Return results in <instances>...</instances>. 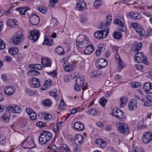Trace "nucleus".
Returning a JSON list of instances; mask_svg holds the SVG:
<instances>
[{"instance_id":"obj_42","label":"nucleus","mask_w":152,"mask_h":152,"mask_svg":"<svg viewBox=\"0 0 152 152\" xmlns=\"http://www.w3.org/2000/svg\"><path fill=\"white\" fill-rule=\"evenodd\" d=\"M107 100L104 97L100 99L99 103L102 107L105 106V103L107 102Z\"/></svg>"},{"instance_id":"obj_10","label":"nucleus","mask_w":152,"mask_h":152,"mask_svg":"<svg viewBox=\"0 0 152 152\" xmlns=\"http://www.w3.org/2000/svg\"><path fill=\"white\" fill-rule=\"evenodd\" d=\"M142 141L145 144L147 143L152 140V133L150 132L145 133L143 135Z\"/></svg>"},{"instance_id":"obj_26","label":"nucleus","mask_w":152,"mask_h":152,"mask_svg":"<svg viewBox=\"0 0 152 152\" xmlns=\"http://www.w3.org/2000/svg\"><path fill=\"white\" fill-rule=\"evenodd\" d=\"M85 83L84 78L83 76H80L78 77L76 80L75 83L79 85L80 86L83 85Z\"/></svg>"},{"instance_id":"obj_31","label":"nucleus","mask_w":152,"mask_h":152,"mask_svg":"<svg viewBox=\"0 0 152 152\" xmlns=\"http://www.w3.org/2000/svg\"><path fill=\"white\" fill-rule=\"evenodd\" d=\"M28 67L30 69H34L39 70L42 69V67L39 64H31L28 65Z\"/></svg>"},{"instance_id":"obj_53","label":"nucleus","mask_w":152,"mask_h":152,"mask_svg":"<svg viewBox=\"0 0 152 152\" xmlns=\"http://www.w3.org/2000/svg\"><path fill=\"white\" fill-rule=\"evenodd\" d=\"M6 47L5 42L2 39H0V49L4 50Z\"/></svg>"},{"instance_id":"obj_63","label":"nucleus","mask_w":152,"mask_h":152,"mask_svg":"<svg viewBox=\"0 0 152 152\" xmlns=\"http://www.w3.org/2000/svg\"><path fill=\"white\" fill-rule=\"evenodd\" d=\"M79 109V108L78 107L75 108L74 109H73L71 112L68 114V116H70L72 114H73L75 113Z\"/></svg>"},{"instance_id":"obj_18","label":"nucleus","mask_w":152,"mask_h":152,"mask_svg":"<svg viewBox=\"0 0 152 152\" xmlns=\"http://www.w3.org/2000/svg\"><path fill=\"white\" fill-rule=\"evenodd\" d=\"M15 88L13 86H8L6 87L4 89V92L8 96H11L13 94L14 90Z\"/></svg>"},{"instance_id":"obj_33","label":"nucleus","mask_w":152,"mask_h":152,"mask_svg":"<svg viewBox=\"0 0 152 152\" xmlns=\"http://www.w3.org/2000/svg\"><path fill=\"white\" fill-rule=\"evenodd\" d=\"M18 51V48L15 47H12L10 48L9 49V53L11 55H15L17 53Z\"/></svg>"},{"instance_id":"obj_52","label":"nucleus","mask_w":152,"mask_h":152,"mask_svg":"<svg viewBox=\"0 0 152 152\" xmlns=\"http://www.w3.org/2000/svg\"><path fill=\"white\" fill-rule=\"evenodd\" d=\"M45 85L46 86V87H49L51 86L52 84L51 80L50 79H48L45 81Z\"/></svg>"},{"instance_id":"obj_13","label":"nucleus","mask_w":152,"mask_h":152,"mask_svg":"<svg viewBox=\"0 0 152 152\" xmlns=\"http://www.w3.org/2000/svg\"><path fill=\"white\" fill-rule=\"evenodd\" d=\"M76 8L79 11L84 10L86 8V3L83 0L78 1L77 2Z\"/></svg>"},{"instance_id":"obj_27","label":"nucleus","mask_w":152,"mask_h":152,"mask_svg":"<svg viewBox=\"0 0 152 152\" xmlns=\"http://www.w3.org/2000/svg\"><path fill=\"white\" fill-rule=\"evenodd\" d=\"M31 81L34 86L36 88L39 87L40 86V80L39 79L36 78L35 77H33L31 79Z\"/></svg>"},{"instance_id":"obj_28","label":"nucleus","mask_w":152,"mask_h":152,"mask_svg":"<svg viewBox=\"0 0 152 152\" xmlns=\"http://www.w3.org/2000/svg\"><path fill=\"white\" fill-rule=\"evenodd\" d=\"M60 149L64 152H71L70 148L66 144H63L61 145Z\"/></svg>"},{"instance_id":"obj_38","label":"nucleus","mask_w":152,"mask_h":152,"mask_svg":"<svg viewBox=\"0 0 152 152\" xmlns=\"http://www.w3.org/2000/svg\"><path fill=\"white\" fill-rule=\"evenodd\" d=\"M12 23L13 24L15 25H18V22L17 20L15 19H11L8 20L7 23V25L8 26H12V24H10V23Z\"/></svg>"},{"instance_id":"obj_6","label":"nucleus","mask_w":152,"mask_h":152,"mask_svg":"<svg viewBox=\"0 0 152 152\" xmlns=\"http://www.w3.org/2000/svg\"><path fill=\"white\" fill-rule=\"evenodd\" d=\"M39 36V30H34L31 31L30 35L28 36V38L31 40L34 41V42H35L38 39Z\"/></svg>"},{"instance_id":"obj_51","label":"nucleus","mask_w":152,"mask_h":152,"mask_svg":"<svg viewBox=\"0 0 152 152\" xmlns=\"http://www.w3.org/2000/svg\"><path fill=\"white\" fill-rule=\"evenodd\" d=\"M151 83L150 82H147L143 86V89L145 92L149 89V88H150V86H151Z\"/></svg>"},{"instance_id":"obj_1","label":"nucleus","mask_w":152,"mask_h":152,"mask_svg":"<svg viewBox=\"0 0 152 152\" xmlns=\"http://www.w3.org/2000/svg\"><path fill=\"white\" fill-rule=\"evenodd\" d=\"M52 138V135L50 132L47 130L43 131L39 137V143L41 145H45Z\"/></svg>"},{"instance_id":"obj_3","label":"nucleus","mask_w":152,"mask_h":152,"mask_svg":"<svg viewBox=\"0 0 152 152\" xmlns=\"http://www.w3.org/2000/svg\"><path fill=\"white\" fill-rule=\"evenodd\" d=\"M109 31V29L107 28L105 30L97 31L94 33V36L96 39H103L106 37L108 34Z\"/></svg>"},{"instance_id":"obj_9","label":"nucleus","mask_w":152,"mask_h":152,"mask_svg":"<svg viewBox=\"0 0 152 152\" xmlns=\"http://www.w3.org/2000/svg\"><path fill=\"white\" fill-rule=\"evenodd\" d=\"M6 111L8 113L12 112L16 113H20L22 111V109L18 105H13V106L7 107Z\"/></svg>"},{"instance_id":"obj_40","label":"nucleus","mask_w":152,"mask_h":152,"mask_svg":"<svg viewBox=\"0 0 152 152\" xmlns=\"http://www.w3.org/2000/svg\"><path fill=\"white\" fill-rule=\"evenodd\" d=\"M42 104L45 106L50 107L52 104V102L49 99H47L43 100L42 101Z\"/></svg>"},{"instance_id":"obj_44","label":"nucleus","mask_w":152,"mask_h":152,"mask_svg":"<svg viewBox=\"0 0 152 152\" xmlns=\"http://www.w3.org/2000/svg\"><path fill=\"white\" fill-rule=\"evenodd\" d=\"M102 2L100 0H96L94 3V6L97 8H99L101 5Z\"/></svg>"},{"instance_id":"obj_11","label":"nucleus","mask_w":152,"mask_h":152,"mask_svg":"<svg viewBox=\"0 0 152 152\" xmlns=\"http://www.w3.org/2000/svg\"><path fill=\"white\" fill-rule=\"evenodd\" d=\"M29 21L32 25H36L39 23L40 18L37 15L33 14L31 15L30 17Z\"/></svg>"},{"instance_id":"obj_14","label":"nucleus","mask_w":152,"mask_h":152,"mask_svg":"<svg viewBox=\"0 0 152 152\" xmlns=\"http://www.w3.org/2000/svg\"><path fill=\"white\" fill-rule=\"evenodd\" d=\"M84 141V137L80 134H77L75 136L74 142L77 145L82 144Z\"/></svg>"},{"instance_id":"obj_24","label":"nucleus","mask_w":152,"mask_h":152,"mask_svg":"<svg viewBox=\"0 0 152 152\" xmlns=\"http://www.w3.org/2000/svg\"><path fill=\"white\" fill-rule=\"evenodd\" d=\"M147 56L144 55L142 56V57H140L136 62L138 63H142L146 65H147L149 64V62L147 60Z\"/></svg>"},{"instance_id":"obj_20","label":"nucleus","mask_w":152,"mask_h":152,"mask_svg":"<svg viewBox=\"0 0 152 152\" xmlns=\"http://www.w3.org/2000/svg\"><path fill=\"white\" fill-rule=\"evenodd\" d=\"M74 127L77 130L79 131H82L84 128V125L79 121H77L74 124Z\"/></svg>"},{"instance_id":"obj_50","label":"nucleus","mask_w":152,"mask_h":152,"mask_svg":"<svg viewBox=\"0 0 152 152\" xmlns=\"http://www.w3.org/2000/svg\"><path fill=\"white\" fill-rule=\"evenodd\" d=\"M8 112L7 113H5L2 115V118L4 119V120L9 121L10 118V114Z\"/></svg>"},{"instance_id":"obj_16","label":"nucleus","mask_w":152,"mask_h":152,"mask_svg":"<svg viewBox=\"0 0 152 152\" xmlns=\"http://www.w3.org/2000/svg\"><path fill=\"white\" fill-rule=\"evenodd\" d=\"M128 18H131L133 20H137L140 19L141 17V15L138 12L134 13L133 12H131L128 13L127 15Z\"/></svg>"},{"instance_id":"obj_61","label":"nucleus","mask_w":152,"mask_h":152,"mask_svg":"<svg viewBox=\"0 0 152 152\" xmlns=\"http://www.w3.org/2000/svg\"><path fill=\"white\" fill-rule=\"evenodd\" d=\"M36 125L40 128L43 127L45 126L46 124L43 123L41 121H39L36 123Z\"/></svg>"},{"instance_id":"obj_62","label":"nucleus","mask_w":152,"mask_h":152,"mask_svg":"<svg viewBox=\"0 0 152 152\" xmlns=\"http://www.w3.org/2000/svg\"><path fill=\"white\" fill-rule=\"evenodd\" d=\"M99 146L102 148H105L107 146V143L105 141L102 140L99 145Z\"/></svg>"},{"instance_id":"obj_5","label":"nucleus","mask_w":152,"mask_h":152,"mask_svg":"<svg viewBox=\"0 0 152 152\" xmlns=\"http://www.w3.org/2000/svg\"><path fill=\"white\" fill-rule=\"evenodd\" d=\"M107 64L108 62L107 60L103 58L98 59L95 63L96 67L98 69L104 68Z\"/></svg>"},{"instance_id":"obj_4","label":"nucleus","mask_w":152,"mask_h":152,"mask_svg":"<svg viewBox=\"0 0 152 152\" xmlns=\"http://www.w3.org/2000/svg\"><path fill=\"white\" fill-rule=\"evenodd\" d=\"M118 130L124 134H128L129 133V130L128 126L125 123H119Z\"/></svg>"},{"instance_id":"obj_15","label":"nucleus","mask_w":152,"mask_h":152,"mask_svg":"<svg viewBox=\"0 0 152 152\" xmlns=\"http://www.w3.org/2000/svg\"><path fill=\"white\" fill-rule=\"evenodd\" d=\"M112 112L113 115L117 118L121 119L124 116V113L123 110L119 108L113 109Z\"/></svg>"},{"instance_id":"obj_12","label":"nucleus","mask_w":152,"mask_h":152,"mask_svg":"<svg viewBox=\"0 0 152 152\" xmlns=\"http://www.w3.org/2000/svg\"><path fill=\"white\" fill-rule=\"evenodd\" d=\"M24 36L22 34H21L18 36L14 37L12 39L13 44L15 45L20 44L23 41Z\"/></svg>"},{"instance_id":"obj_46","label":"nucleus","mask_w":152,"mask_h":152,"mask_svg":"<svg viewBox=\"0 0 152 152\" xmlns=\"http://www.w3.org/2000/svg\"><path fill=\"white\" fill-rule=\"evenodd\" d=\"M29 74L32 75H38L39 74V72L38 71L32 69L29 71Z\"/></svg>"},{"instance_id":"obj_43","label":"nucleus","mask_w":152,"mask_h":152,"mask_svg":"<svg viewBox=\"0 0 152 152\" xmlns=\"http://www.w3.org/2000/svg\"><path fill=\"white\" fill-rule=\"evenodd\" d=\"M43 118L46 120H49L52 118L51 115L49 114H46L45 113H43L42 115Z\"/></svg>"},{"instance_id":"obj_49","label":"nucleus","mask_w":152,"mask_h":152,"mask_svg":"<svg viewBox=\"0 0 152 152\" xmlns=\"http://www.w3.org/2000/svg\"><path fill=\"white\" fill-rule=\"evenodd\" d=\"M144 55L143 53L142 52H139L136 53L134 56L135 60L136 61L140 57H142V56Z\"/></svg>"},{"instance_id":"obj_60","label":"nucleus","mask_w":152,"mask_h":152,"mask_svg":"<svg viewBox=\"0 0 152 152\" xmlns=\"http://www.w3.org/2000/svg\"><path fill=\"white\" fill-rule=\"evenodd\" d=\"M58 23L57 20L55 18H52L51 20V24L54 27L56 26L57 23Z\"/></svg>"},{"instance_id":"obj_64","label":"nucleus","mask_w":152,"mask_h":152,"mask_svg":"<svg viewBox=\"0 0 152 152\" xmlns=\"http://www.w3.org/2000/svg\"><path fill=\"white\" fill-rule=\"evenodd\" d=\"M87 17L85 16L81 15L80 16V21L84 23L86 22L87 21Z\"/></svg>"},{"instance_id":"obj_2","label":"nucleus","mask_w":152,"mask_h":152,"mask_svg":"<svg viewBox=\"0 0 152 152\" xmlns=\"http://www.w3.org/2000/svg\"><path fill=\"white\" fill-rule=\"evenodd\" d=\"M114 24L119 26V29L121 31L125 32L126 31V28L124 25V19L123 17H118L113 20Z\"/></svg>"},{"instance_id":"obj_37","label":"nucleus","mask_w":152,"mask_h":152,"mask_svg":"<svg viewBox=\"0 0 152 152\" xmlns=\"http://www.w3.org/2000/svg\"><path fill=\"white\" fill-rule=\"evenodd\" d=\"M113 37L115 39H120L122 36V34L119 32H114L113 34Z\"/></svg>"},{"instance_id":"obj_8","label":"nucleus","mask_w":152,"mask_h":152,"mask_svg":"<svg viewBox=\"0 0 152 152\" xmlns=\"http://www.w3.org/2000/svg\"><path fill=\"white\" fill-rule=\"evenodd\" d=\"M141 101L143 103V105L145 107L152 105V97L149 95L146 96L144 98H141Z\"/></svg>"},{"instance_id":"obj_29","label":"nucleus","mask_w":152,"mask_h":152,"mask_svg":"<svg viewBox=\"0 0 152 152\" xmlns=\"http://www.w3.org/2000/svg\"><path fill=\"white\" fill-rule=\"evenodd\" d=\"M86 39H88L86 35H80L77 38L76 43H78L83 41L84 42Z\"/></svg>"},{"instance_id":"obj_17","label":"nucleus","mask_w":152,"mask_h":152,"mask_svg":"<svg viewBox=\"0 0 152 152\" xmlns=\"http://www.w3.org/2000/svg\"><path fill=\"white\" fill-rule=\"evenodd\" d=\"M105 49V46L103 44H100L98 45L96 50L95 53L96 56H99L101 53L103 52Z\"/></svg>"},{"instance_id":"obj_39","label":"nucleus","mask_w":152,"mask_h":152,"mask_svg":"<svg viewBox=\"0 0 152 152\" xmlns=\"http://www.w3.org/2000/svg\"><path fill=\"white\" fill-rule=\"evenodd\" d=\"M38 10L43 14H45L47 11V8L46 7L41 6L37 7Z\"/></svg>"},{"instance_id":"obj_58","label":"nucleus","mask_w":152,"mask_h":152,"mask_svg":"<svg viewBox=\"0 0 152 152\" xmlns=\"http://www.w3.org/2000/svg\"><path fill=\"white\" fill-rule=\"evenodd\" d=\"M58 107L60 109H64L65 107V104L63 99L61 100L60 103Z\"/></svg>"},{"instance_id":"obj_7","label":"nucleus","mask_w":152,"mask_h":152,"mask_svg":"<svg viewBox=\"0 0 152 152\" xmlns=\"http://www.w3.org/2000/svg\"><path fill=\"white\" fill-rule=\"evenodd\" d=\"M106 18L105 21L100 23L99 25H98V27L99 28L104 29L110 25L112 21V17L108 15H106Z\"/></svg>"},{"instance_id":"obj_32","label":"nucleus","mask_w":152,"mask_h":152,"mask_svg":"<svg viewBox=\"0 0 152 152\" xmlns=\"http://www.w3.org/2000/svg\"><path fill=\"white\" fill-rule=\"evenodd\" d=\"M56 52L60 55H63L64 54V49L60 46H57L55 49Z\"/></svg>"},{"instance_id":"obj_54","label":"nucleus","mask_w":152,"mask_h":152,"mask_svg":"<svg viewBox=\"0 0 152 152\" xmlns=\"http://www.w3.org/2000/svg\"><path fill=\"white\" fill-rule=\"evenodd\" d=\"M29 115L30 118L32 120H34L37 118V114L34 111L31 113Z\"/></svg>"},{"instance_id":"obj_34","label":"nucleus","mask_w":152,"mask_h":152,"mask_svg":"<svg viewBox=\"0 0 152 152\" xmlns=\"http://www.w3.org/2000/svg\"><path fill=\"white\" fill-rule=\"evenodd\" d=\"M42 44L48 46H51L53 44L52 40L49 38H48V37H46L45 39Z\"/></svg>"},{"instance_id":"obj_45","label":"nucleus","mask_w":152,"mask_h":152,"mask_svg":"<svg viewBox=\"0 0 152 152\" xmlns=\"http://www.w3.org/2000/svg\"><path fill=\"white\" fill-rule=\"evenodd\" d=\"M5 137L4 135H0V144L3 145L4 144L6 141Z\"/></svg>"},{"instance_id":"obj_23","label":"nucleus","mask_w":152,"mask_h":152,"mask_svg":"<svg viewBox=\"0 0 152 152\" xmlns=\"http://www.w3.org/2000/svg\"><path fill=\"white\" fill-rule=\"evenodd\" d=\"M94 51V47L92 45H90L87 46L84 50L85 54L89 55L93 53Z\"/></svg>"},{"instance_id":"obj_25","label":"nucleus","mask_w":152,"mask_h":152,"mask_svg":"<svg viewBox=\"0 0 152 152\" xmlns=\"http://www.w3.org/2000/svg\"><path fill=\"white\" fill-rule=\"evenodd\" d=\"M64 69V71L67 72H70L73 70V65L66 63H64L63 64Z\"/></svg>"},{"instance_id":"obj_47","label":"nucleus","mask_w":152,"mask_h":152,"mask_svg":"<svg viewBox=\"0 0 152 152\" xmlns=\"http://www.w3.org/2000/svg\"><path fill=\"white\" fill-rule=\"evenodd\" d=\"M57 89H54L53 91H52L50 92V94L53 96L54 98L56 99L58 98V96L57 94Z\"/></svg>"},{"instance_id":"obj_19","label":"nucleus","mask_w":152,"mask_h":152,"mask_svg":"<svg viewBox=\"0 0 152 152\" xmlns=\"http://www.w3.org/2000/svg\"><path fill=\"white\" fill-rule=\"evenodd\" d=\"M128 106L130 110H136L137 107V102L134 99H132L128 104Z\"/></svg>"},{"instance_id":"obj_22","label":"nucleus","mask_w":152,"mask_h":152,"mask_svg":"<svg viewBox=\"0 0 152 152\" xmlns=\"http://www.w3.org/2000/svg\"><path fill=\"white\" fill-rule=\"evenodd\" d=\"M41 62L44 67H50L51 65L50 61L48 58H44L41 59Z\"/></svg>"},{"instance_id":"obj_36","label":"nucleus","mask_w":152,"mask_h":152,"mask_svg":"<svg viewBox=\"0 0 152 152\" xmlns=\"http://www.w3.org/2000/svg\"><path fill=\"white\" fill-rule=\"evenodd\" d=\"M28 10V8L25 7H22L18 8L17 9V11L20 13V14L25 15L26 12Z\"/></svg>"},{"instance_id":"obj_56","label":"nucleus","mask_w":152,"mask_h":152,"mask_svg":"<svg viewBox=\"0 0 152 152\" xmlns=\"http://www.w3.org/2000/svg\"><path fill=\"white\" fill-rule=\"evenodd\" d=\"M142 44L141 42L138 43L136 46L134 50L138 51L141 50L142 47Z\"/></svg>"},{"instance_id":"obj_35","label":"nucleus","mask_w":152,"mask_h":152,"mask_svg":"<svg viewBox=\"0 0 152 152\" xmlns=\"http://www.w3.org/2000/svg\"><path fill=\"white\" fill-rule=\"evenodd\" d=\"M88 43V39H86L84 42L83 41L78 43H76V45L80 48L85 47Z\"/></svg>"},{"instance_id":"obj_57","label":"nucleus","mask_w":152,"mask_h":152,"mask_svg":"<svg viewBox=\"0 0 152 152\" xmlns=\"http://www.w3.org/2000/svg\"><path fill=\"white\" fill-rule=\"evenodd\" d=\"M117 62H118V68L119 69L122 68L124 66V64L121 61V60L117 61Z\"/></svg>"},{"instance_id":"obj_48","label":"nucleus","mask_w":152,"mask_h":152,"mask_svg":"<svg viewBox=\"0 0 152 152\" xmlns=\"http://www.w3.org/2000/svg\"><path fill=\"white\" fill-rule=\"evenodd\" d=\"M140 85L141 83L139 82H134L132 83V87L133 88H139Z\"/></svg>"},{"instance_id":"obj_59","label":"nucleus","mask_w":152,"mask_h":152,"mask_svg":"<svg viewBox=\"0 0 152 152\" xmlns=\"http://www.w3.org/2000/svg\"><path fill=\"white\" fill-rule=\"evenodd\" d=\"M88 112L92 115H95L97 114V111L95 109H89Z\"/></svg>"},{"instance_id":"obj_21","label":"nucleus","mask_w":152,"mask_h":152,"mask_svg":"<svg viewBox=\"0 0 152 152\" xmlns=\"http://www.w3.org/2000/svg\"><path fill=\"white\" fill-rule=\"evenodd\" d=\"M27 142L26 144L28 146L27 148H33L35 147L36 145L34 143V140L32 137H28L27 138Z\"/></svg>"},{"instance_id":"obj_30","label":"nucleus","mask_w":152,"mask_h":152,"mask_svg":"<svg viewBox=\"0 0 152 152\" xmlns=\"http://www.w3.org/2000/svg\"><path fill=\"white\" fill-rule=\"evenodd\" d=\"M136 31L139 34H140V37H143L145 34V30L140 25L138 26V27L136 28Z\"/></svg>"},{"instance_id":"obj_55","label":"nucleus","mask_w":152,"mask_h":152,"mask_svg":"<svg viewBox=\"0 0 152 152\" xmlns=\"http://www.w3.org/2000/svg\"><path fill=\"white\" fill-rule=\"evenodd\" d=\"M82 87L80 86L79 85H78L77 84L75 83L74 86V89L76 91H79L82 88Z\"/></svg>"},{"instance_id":"obj_41","label":"nucleus","mask_w":152,"mask_h":152,"mask_svg":"<svg viewBox=\"0 0 152 152\" xmlns=\"http://www.w3.org/2000/svg\"><path fill=\"white\" fill-rule=\"evenodd\" d=\"M119 103L120 107H123L125 106L126 103V100L124 97L122 96L121 97Z\"/></svg>"}]
</instances>
